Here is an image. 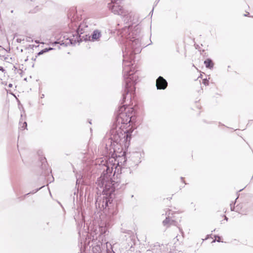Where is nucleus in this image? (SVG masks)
<instances>
[{"label":"nucleus","mask_w":253,"mask_h":253,"mask_svg":"<svg viewBox=\"0 0 253 253\" xmlns=\"http://www.w3.org/2000/svg\"><path fill=\"white\" fill-rule=\"evenodd\" d=\"M204 64L207 68L211 69L213 67L214 64L212 60L210 58H208L204 61Z\"/></svg>","instance_id":"nucleus-15"},{"label":"nucleus","mask_w":253,"mask_h":253,"mask_svg":"<svg viewBox=\"0 0 253 253\" xmlns=\"http://www.w3.org/2000/svg\"><path fill=\"white\" fill-rule=\"evenodd\" d=\"M53 49V48H51V47H48V48H44L43 49V52L44 53H45L46 52H48L51 50H52Z\"/></svg>","instance_id":"nucleus-19"},{"label":"nucleus","mask_w":253,"mask_h":253,"mask_svg":"<svg viewBox=\"0 0 253 253\" xmlns=\"http://www.w3.org/2000/svg\"><path fill=\"white\" fill-rule=\"evenodd\" d=\"M44 186H41V187L39 188H37V189L36 190H33L32 191H31L29 193L25 194L24 196H23V197H19L18 199H19V200L21 201V200H24L25 197L28 195L29 194H35L36 193V192H37L39 190H40L41 189H42V187H43Z\"/></svg>","instance_id":"nucleus-17"},{"label":"nucleus","mask_w":253,"mask_h":253,"mask_svg":"<svg viewBox=\"0 0 253 253\" xmlns=\"http://www.w3.org/2000/svg\"><path fill=\"white\" fill-rule=\"evenodd\" d=\"M14 68L15 70L17 69L15 66H14Z\"/></svg>","instance_id":"nucleus-31"},{"label":"nucleus","mask_w":253,"mask_h":253,"mask_svg":"<svg viewBox=\"0 0 253 253\" xmlns=\"http://www.w3.org/2000/svg\"><path fill=\"white\" fill-rule=\"evenodd\" d=\"M215 238H218V239L216 240V241H217V242H221V241H220V237L219 236H218V235H215Z\"/></svg>","instance_id":"nucleus-22"},{"label":"nucleus","mask_w":253,"mask_h":253,"mask_svg":"<svg viewBox=\"0 0 253 253\" xmlns=\"http://www.w3.org/2000/svg\"><path fill=\"white\" fill-rule=\"evenodd\" d=\"M225 219L226 220H228V218L226 216H225Z\"/></svg>","instance_id":"nucleus-30"},{"label":"nucleus","mask_w":253,"mask_h":253,"mask_svg":"<svg viewBox=\"0 0 253 253\" xmlns=\"http://www.w3.org/2000/svg\"><path fill=\"white\" fill-rule=\"evenodd\" d=\"M249 14H250V13H249V12H248V13H246V14H244V16H246H246H249Z\"/></svg>","instance_id":"nucleus-27"},{"label":"nucleus","mask_w":253,"mask_h":253,"mask_svg":"<svg viewBox=\"0 0 253 253\" xmlns=\"http://www.w3.org/2000/svg\"><path fill=\"white\" fill-rule=\"evenodd\" d=\"M0 70L3 73L5 72V70L2 67L0 66Z\"/></svg>","instance_id":"nucleus-25"},{"label":"nucleus","mask_w":253,"mask_h":253,"mask_svg":"<svg viewBox=\"0 0 253 253\" xmlns=\"http://www.w3.org/2000/svg\"><path fill=\"white\" fill-rule=\"evenodd\" d=\"M122 0H111V2L108 4V7L115 14L120 15L124 22L128 24L117 32L120 42L124 45L123 48V73L125 85L121 100V103L124 104L129 94L128 98L131 99L132 95L135 91V85L139 82V73L133 66V62L135 55L141 50V34L139 26L136 25L132 29V26L129 24V23H134V14L131 10L118 4Z\"/></svg>","instance_id":"nucleus-1"},{"label":"nucleus","mask_w":253,"mask_h":253,"mask_svg":"<svg viewBox=\"0 0 253 253\" xmlns=\"http://www.w3.org/2000/svg\"><path fill=\"white\" fill-rule=\"evenodd\" d=\"M101 37V33L98 30H94L93 32V33L90 35L88 36L87 34H85V35H83L82 37V41H88V40H91L92 41H94L98 40Z\"/></svg>","instance_id":"nucleus-12"},{"label":"nucleus","mask_w":253,"mask_h":253,"mask_svg":"<svg viewBox=\"0 0 253 253\" xmlns=\"http://www.w3.org/2000/svg\"><path fill=\"white\" fill-rule=\"evenodd\" d=\"M168 86L167 81L161 76H159L156 80V86L158 89H165Z\"/></svg>","instance_id":"nucleus-13"},{"label":"nucleus","mask_w":253,"mask_h":253,"mask_svg":"<svg viewBox=\"0 0 253 253\" xmlns=\"http://www.w3.org/2000/svg\"><path fill=\"white\" fill-rule=\"evenodd\" d=\"M2 51H7V50L4 48L2 47L1 46H0V52H1Z\"/></svg>","instance_id":"nucleus-23"},{"label":"nucleus","mask_w":253,"mask_h":253,"mask_svg":"<svg viewBox=\"0 0 253 253\" xmlns=\"http://www.w3.org/2000/svg\"><path fill=\"white\" fill-rule=\"evenodd\" d=\"M234 205H235V203H234V204L232 203L230 204V209L232 211H234V209H235Z\"/></svg>","instance_id":"nucleus-20"},{"label":"nucleus","mask_w":253,"mask_h":253,"mask_svg":"<svg viewBox=\"0 0 253 253\" xmlns=\"http://www.w3.org/2000/svg\"><path fill=\"white\" fill-rule=\"evenodd\" d=\"M180 179H181V181L182 182H183L185 184H187V183L185 182V181L183 180V177H181Z\"/></svg>","instance_id":"nucleus-26"},{"label":"nucleus","mask_w":253,"mask_h":253,"mask_svg":"<svg viewBox=\"0 0 253 253\" xmlns=\"http://www.w3.org/2000/svg\"><path fill=\"white\" fill-rule=\"evenodd\" d=\"M7 59V57H4V60H6Z\"/></svg>","instance_id":"nucleus-32"},{"label":"nucleus","mask_w":253,"mask_h":253,"mask_svg":"<svg viewBox=\"0 0 253 253\" xmlns=\"http://www.w3.org/2000/svg\"><path fill=\"white\" fill-rule=\"evenodd\" d=\"M142 154L138 152H135L131 154L128 159H126L125 157L122 158L124 159V162H126L129 166V172H131L132 169H136L138 165L141 163V158Z\"/></svg>","instance_id":"nucleus-6"},{"label":"nucleus","mask_w":253,"mask_h":253,"mask_svg":"<svg viewBox=\"0 0 253 253\" xmlns=\"http://www.w3.org/2000/svg\"><path fill=\"white\" fill-rule=\"evenodd\" d=\"M24 40V38H17L16 39V42H17L20 43V42H21L23 41Z\"/></svg>","instance_id":"nucleus-21"},{"label":"nucleus","mask_w":253,"mask_h":253,"mask_svg":"<svg viewBox=\"0 0 253 253\" xmlns=\"http://www.w3.org/2000/svg\"><path fill=\"white\" fill-rule=\"evenodd\" d=\"M8 86L9 87H11L12 86V84H9V85H8Z\"/></svg>","instance_id":"nucleus-28"},{"label":"nucleus","mask_w":253,"mask_h":253,"mask_svg":"<svg viewBox=\"0 0 253 253\" xmlns=\"http://www.w3.org/2000/svg\"><path fill=\"white\" fill-rule=\"evenodd\" d=\"M153 10H154V7L153 8V9L151 11L152 12L153 11Z\"/></svg>","instance_id":"nucleus-33"},{"label":"nucleus","mask_w":253,"mask_h":253,"mask_svg":"<svg viewBox=\"0 0 253 253\" xmlns=\"http://www.w3.org/2000/svg\"><path fill=\"white\" fill-rule=\"evenodd\" d=\"M166 214L167 216L166 217V219L163 221V225L166 226V228H169L171 225L177 226L179 228V231L181 233L183 234L182 230L178 226V222L174 219V216H172L173 213L171 212V211L170 210H169L168 211L166 212Z\"/></svg>","instance_id":"nucleus-10"},{"label":"nucleus","mask_w":253,"mask_h":253,"mask_svg":"<svg viewBox=\"0 0 253 253\" xmlns=\"http://www.w3.org/2000/svg\"><path fill=\"white\" fill-rule=\"evenodd\" d=\"M72 12L74 13V9H70L68 13V17L70 19L71 23L69 24V27L73 30H75L77 35H80L84 33H88L92 29V25L88 23V19L84 20V21L81 23L79 25L76 23H74V21L75 20L74 16H72Z\"/></svg>","instance_id":"nucleus-5"},{"label":"nucleus","mask_w":253,"mask_h":253,"mask_svg":"<svg viewBox=\"0 0 253 253\" xmlns=\"http://www.w3.org/2000/svg\"><path fill=\"white\" fill-rule=\"evenodd\" d=\"M103 171L100 176L97 178L96 184L97 188L102 189V197L97 198L96 201V207H98L101 211L104 212L108 211V214L113 216L117 214V211L114 209H111L112 202L115 197V192L118 188L119 183L112 179L110 177L113 171L112 164L106 162L103 164Z\"/></svg>","instance_id":"nucleus-2"},{"label":"nucleus","mask_w":253,"mask_h":253,"mask_svg":"<svg viewBox=\"0 0 253 253\" xmlns=\"http://www.w3.org/2000/svg\"><path fill=\"white\" fill-rule=\"evenodd\" d=\"M73 38L68 35H65L63 37V39L61 38L59 41L56 42L60 45H63L65 46L69 45H75L77 42H82V37L80 35H77L76 34L72 35Z\"/></svg>","instance_id":"nucleus-9"},{"label":"nucleus","mask_w":253,"mask_h":253,"mask_svg":"<svg viewBox=\"0 0 253 253\" xmlns=\"http://www.w3.org/2000/svg\"><path fill=\"white\" fill-rule=\"evenodd\" d=\"M159 0H158L157 1H156V4H155V5H156L157 4H158V2H159Z\"/></svg>","instance_id":"nucleus-29"},{"label":"nucleus","mask_w":253,"mask_h":253,"mask_svg":"<svg viewBox=\"0 0 253 253\" xmlns=\"http://www.w3.org/2000/svg\"><path fill=\"white\" fill-rule=\"evenodd\" d=\"M99 231L100 233L98 237L97 236H96V238H98L99 241L101 240L102 242H107L105 238L106 233H108L107 227L103 226H100L99 227Z\"/></svg>","instance_id":"nucleus-14"},{"label":"nucleus","mask_w":253,"mask_h":253,"mask_svg":"<svg viewBox=\"0 0 253 253\" xmlns=\"http://www.w3.org/2000/svg\"><path fill=\"white\" fill-rule=\"evenodd\" d=\"M22 120H23V115L21 114V119H20V122H19V126H20L19 128L21 129H27V124L26 122H25V121L23 123H22Z\"/></svg>","instance_id":"nucleus-16"},{"label":"nucleus","mask_w":253,"mask_h":253,"mask_svg":"<svg viewBox=\"0 0 253 253\" xmlns=\"http://www.w3.org/2000/svg\"><path fill=\"white\" fill-rule=\"evenodd\" d=\"M99 244L93 246L92 245L93 253H115L113 250L112 245L108 242L98 241Z\"/></svg>","instance_id":"nucleus-7"},{"label":"nucleus","mask_w":253,"mask_h":253,"mask_svg":"<svg viewBox=\"0 0 253 253\" xmlns=\"http://www.w3.org/2000/svg\"><path fill=\"white\" fill-rule=\"evenodd\" d=\"M209 81L207 79H205L203 80V84H204L205 85H209Z\"/></svg>","instance_id":"nucleus-18"},{"label":"nucleus","mask_w":253,"mask_h":253,"mask_svg":"<svg viewBox=\"0 0 253 253\" xmlns=\"http://www.w3.org/2000/svg\"><path fill=\"white\" fill-rule=\"evenodd\" d=\"M252 17H253V16H251Z\"/></svg>","instance_id":"nucleus-34"},{"label":"nucleus","mask_w":253,"mask_h":253,"mask_svg":"<svg viewBox=\"0 0 253 253\" xmlns=\"http://www.w3.org/2000/svg\"><path fill=\"white\" fill-rule=\"evenodd\" d=\"M37 154L39 157V161L41 163V168L42 170V173L44 176L48 175L51 173V169H48V164L45 157L43 155V152L41 150H39Z\"/></svg>","instance_id":"nucleus-11"},{"label":"nucleus","mask_w":253,"mask_h":253,"mask_svg":"<svg viewBox=\"0 0 253 253\" xmlns=\"http://www.w3.org/2000/svg\"><path fill=\"white\" fill-rule=\"evenodd\" d=\"M124 129L113 124L110 131V137L106 144L107 149L111 151L113 149L114 152H117V149L119 150L120 147H122L124 143L126 146L127 141H130L131 135L128 130H125Z\"/></svg>","instance_id":"nucleus-3"},{"label":"nucleus","mask_w":253,"mask_h":253,"mask_svg":"<svg viewBox=\"0 0 253 253\" xmlns=\"http://www.w3.org/2000/svg\"><path fill=\"white\" fill-rule=\"evenodd\" d=\"M73 38L68 35H65L63 37V39L61 38L59 41L56 42L60 45H63L65 46L69 45H75L77 42H82V37L80 35H77L76 34L72 35Z\"/></svg>","instance_id":"nucleus-8"},{"label":"nucleus","mask_w":253,"mask_h":253,"mask_svg":"<svg viewBox=\"0 0 253 253\" xmlns=\"http://www.w3.org/2000/svg\"><path fill=\"white\" fill-rule=\"evenodd\" d=\"M43 53H44V52H43V50H41L40 52H39L37 53V55H42V54H43Z\"/></svg>","instance_id":"nucleus-24"},{"label":"nucleus","mask_w":253,"mask_h":253,"mask_svg":"<svg viewBox=\"0 0 253 253\" xmlns=\"http://www.w3.org/2000/svg\"><path fill=\"white\" fill-rule=\"evenodd\" d=\"M135 111L132 107H126V105L120 107L114 124L118 127L126 129L130 126L129 124L135 119Z\"/></svg>","instance_id":"nucleus-4"}]
</instances>
